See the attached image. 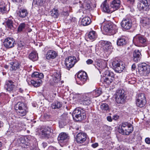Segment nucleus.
<instances>
[{"mask_svg":"<svg viewBox=\"0 0 150 150\" xmlns=\"http://www.w3.org/2000/svg\"><path fill=\"white\" fill-rule=\"evenodd\" d=\"M14 108L16 111V116L17 118H21L25 116L28 112L26 105L22 102H18L15 105Z\"/></svg>","mask_w":150,"mask_h":150,"instance_id":"1","label":"nucleus"},{"mask_svg":"<svg viewBox=\"0 0 150 150\" xmlns=\"http://www.w3.org/2000/svg\"><path fill=\"white\" fill-rule=\"evenodd\" d=\"M118 130L120 133L128 135L133 131V127L130 122H123L119 125Z\"/></svg>","mask_w":150,"mask_h":150,"instance_id":"2","label":"nucleus"},{"mask_svg":"<svg viewBox=\"0 0 150 150\" xmlns=\"http://www.w3.org/2000/svg\"><path fill=\"white\" fill-rule=\"evenodd\" d=\"M72 115L74 119L76 121H81L86 117L85 111L79 108L75 109Z\"/></svg>","mask_w":150,"mask_h":150,"instance_id":"3","label":"nucleus"},{"mask_svg":"<svg viewBox=\"0 0 150 150\" xmlns=\"http://www.w3.org/2000/svg\"><path fill=\"white\" fill-rule=\"evenodd\" d=\"M117 26L114 24L109 23L106 24L104 26L103 30L108 34L114 35L117 31Z\"/></svg>","mask_w":150,"mask_h":150,"instance_id":"4","label":"nucleus"},{"mask_svg":"<svg viewBox=\"0 0 150 150\" xmlns=\"http://www.w3.org/2000/svg\"><path fill=\"white\" fill-rule=\"evenodd\" d=\"M138 67L139 72L142 75L148 76L150 73V66L145 63L139 64Z\"/></svg>","mask_w":150,"mask_h":150,"instance_id":"5","label":"nucleus"},{"mask_svg":"<svg viewBox=\"0 0 150 150\" xmlns=\"http://www.w3.org/2000/svg\"><path fill=\"white\" fill-rule=\"evenodd\" d=\"M116 95L115 101L117 103L122 104L124 102L126 99V97L124 90L121 89L117 90Z\"/></svg>","mask_w":150,"mask_h":150,"instance_id":"6","label":"nucleus"},{"mask_svg":"<svg viewBox=\"0 0 150 150\" xmlns=\"http://www.w3.org/2000/svg\"><path fill=\"white\" fill-rule=\"evenodd\" d=\"M121 25L124 29H129L132 25V21L131 17L127 16L124 18L121 23Z\"/></svg>","mask_w":150,"mask_h":150,"instance_id":"7","label":"nucleus"},{"mask_svg":"<svg viewBox=\"0 0 150 150\" xmlns=\"http://www.w3.org/2000/svg\"><path fill=\"white\" fill-rule=\"evenodd\" d=\"M112 65L113 69L118 73H121L125 68L122 62L117 60L113 61L112 62Z\"/></svg>","mask_w":150,"mask_h":150,"instance_id":"8","label":"nucleus"},{"mask_svg":"<svg viewBox=\"0 0 150 150\" xmlns=\"http://www.w3.org/2000/svg\"><path fill=\"white\" fill-rule=\"evenodd\" d=\"M134 39L140 45L144 46L147 45V39L145 37L142 35H137L134 38Z\"/></svg>","mask_w":150,"mask_h":150,"instance_id":"9","label":"nucleus"},{"mask_svg":"<svg viewBox=\"0 0 150 150\" xmlns=\"http://www.w3.org/2000/svg\"><path fill=\"white\" fill-rule=\"evenodd\" d=\"M30 139V137H21L19 138L18 139V142L20 146L23 148H27L30 144V141L29 140Z\"/></svg>","mask_w":150,"mask_h":150,"instance_id":"10","label":"nucleus"},{"mask_svg":"<svg viewBox=\"0 0 150 150\" xmlns=\"http://www.w3.org/2000/svg\"><path fill=\"white\" fill-rule=\"evenodd\" d=\"M76 63V57L73 56L67 58L65 61L66 68L69 70L74 66Z\"/></svg>","mask_w":150,"mask_h":150,"instance_id":"11","label":"nucleus"},{"mask_svg":"<svg viewBox=\"0 0 150 150\" xmlns=\"http://www.w3.org/2000/svg\"><path fill=\"white\" fill-rule=\"evenodd\" d=\"M146 103L144 94L143 93L139 94L136 100V104L137 106L140 108L144 107Z\"/></svg>","mask_w":150,"mask_h":150,"instance_id":"12","label":"nucleus"},{"mask_svg":"<svg viewBox=\"0 0 150 150\" xmlns=\"http://www.w3.org/2000/svg\"><path fill=\"white\" fill-rule=\"evenodd\" d=\"M77 77L78 80L82 82V83H78V84L81 85L83 84L88 79L87 73L84 71L79 72L77 75Z\"/></svg>","mask_w":150,"mask_h":150,"instance_id":"13","label":"nucleus"},{"mask_svg":"<svg viewBox=\"0 0 150 150\" xmlns=\"http://www.w3.org/2000/svg\"><path fill=\"white\" fill-rule=\"evenodd\" d=\"M15 42V40L13 38H5L4 40L3 45L6 48H11L14 46Z\"/></svg>","mask_w":150,"mask_h":150,"instance_id":"14","label":"nucleus"},{"mask_svg":"<svg viewBox=\"0 0 150 150\" xmlns=\"http://www.w3.org/2000/svg\"><path fill=\"white\" fill-rule=\"evenodd\" d=\"M60 120L59 121V126L62 128L63 126L66 125L69 122V117L66 113L63 114L61 116Z\"/></svg>","mask_w":150,"mask_h":150,"instance_id":"15","label":"nucleus"},{"mask_svg":"<svg viewBox=\"0 0 150 150\" xmlns=\"http://www.w3.org/2000/svg\"><path fill=\"white\" fill-rule=\"evenodd\" d=\"M86 136L87 135L85 133H79L76 137V141L78 143H82L86 141Z\"/></svg>","mask_w":150,"mask_h":150,"instance_id":"16","label":"nucleus"},{"mask_svg":"<svg viewBox=\"0 0 150 150\" xmlns=\"http://www.w3.org/2000/svg\"><path fill=\"white\" fill-rule=\"evenodd\" d=\"M81 104L84 105H88L91 103V98L88 94H86L82 96L81 99Z\"/></svg>","mask_w":150,"mask_h":150,"instance_id":"17","label":"nucleus"},{"mask_svg":"<svg viewBox=\"0 0 150 150\" xmlns=\"http://www.w3.org/2000/svg\"><path fill=\"white\" fill-rule=\"evenodd\" d=\"M142 54L141 51L138 50H135L133 52V60L136 63L139 62L141 59Z\"/></svg>","mask_w":150,"mask_h":150,"instance_id":"18","label":"nucleus"},{"mask_svg":"<svg viewBox=\"0 0 150 150\" xmlns=\"http://www.w3.org/2000/svg\"><path fill=\"white\" fill-rule=\"evenodd\" d=\"M69 139L68 135L64 132L60 133L58 137V140L59 142L62 143L66 142Z\"/></svg>","mask_w":150,"mask_h":150,"instance_id":"19","label":"nucleus"},{"mask_svg":"<svg viewBox=\"0 0 150 150\" xmlns=\"http://www.w3.org/2000/svg\"><path fill=\"white\" fill-rule=\"evenodd\" d=\"M120 0H112L110 3L111 8L113 9L112 12L117 10L120 7Z\"/></svg>","mask_w":150,"mask_h":150,"instance_id":"20","label":"nucleus"},{"mask_svg":"<svg viewBox=\"0 0 150 150\" xmlns=\"http://www.w3.org/2000/svg\"><path fill=\"white\" fill-rule=\"evenodd\" d=\"M57 55L56 52L52 50H50L47 51L46 54V58L47 59H54L55 58Z\"/></svg>","mask_w":150,"mask_h":150,"instance_id":"21","label":"nucleus"},{"mask_svg":"<svg viewBox=\"0 0 150 150\" xmlns=\"http://www.w3.org/2000/svg\"><path fill=\"white\" fill-rule=\"evenodd\" d=\"M100 44L106 51H108L111 48V43L110 42L102 40L100 42Z\"/></svg>","mask_w":150,"mask_h":150,"instance_id":"22","label":"nucleus"},{"mask_svg":"<svg viewBox=\"0 0 150 150\" xmlns=\"http://www.w3.org/2000/svg\"><path fill=\"white\" fill-rule=\"evenodd\" d=\"M13 82L11 80H8L6 81L5 85V88L6 90L9 91H12L15 87L13 84Z\"/></svg>","mask_w":150,"mask_h":150,"instance_id":"23","label":"nucleus"},{"mask_svg":"<svg viewBox=\"0 0 150 150\" xmlns=\"http://www.w3.org/2000/svg\"><path fill=\"white\" fill-rule=\"evenodd\" d=\"M102 8L103 11L107 13H110L112 12V11L111 10L109 6V4L108 3L107 0H105L102 4Z\"/></svg>","mask_w":150,"mask_h":150,"instance_id":"24","label":"nucleus"},{"mask_svg":"<svg viewBox=\"0 0 150 150\" xmlns=\"http://www.w3.org/2000/svg\"><path fill=\"white\" fill-rule=\"evenodd\" d=\"M28 13L27 10L25 9H20L19 10L17 11V14L20 17L24 18L27 16Z\"/></svg>","mask_w":150,"mask_h":150,"instance_id":"25","label":"nucleus"},{"mask_svg":"<svg viewBox=\"0 0 150 150\" xmlns=\"http://www.w3.org/2000/svg\"><path fill=\"white\" fill-rule=\"evenodd\" d=\"M10 70L11 71L19 70L21 66L17 62L10 63Z\"/></svg>","mask_w":150,"mask_h":150,"instance_id":"26","label":"nucleus"},{"mask_svg":"<svg viewBox=\"0 0 150 150\" xmlns=\"http://www.w3.org/2000/svg\"><path fill=\"white\" fill-rule=\"evenodd\" d=\"M100 108V110L103 112L106 113L109 111V106L106 103H101Z\"/></svg>","mask_w":150,"mask_h":150,"instance_id":"27","label":"nucleus"},{"mask_svg":"<svg viewBox=\"0 0 150 150\" xmlns=\"http://www.w3.org/2000/svg\"><path fill=\"white\" fill-rule=\"evenodd\" d=\"M91 22L90 18L88 17L83 18L81 21V24L83 26H86L89 25Z\"/></svg>","mask_w":150,"mask_h":150,"instance_id":"28","label":"nucleus"},{"mask_svg":"<svg viewBox=\"0 0 150 150\" xmlns=\"http://www.w3.org/2000/svg\"><path fill=\"white\" fill-rule=\"evenodd\" d=\"M29 57L33 61H36L38 58V54L36 51H33L29 54Z\"/></svg>","mask_w":150,"mask_h":150,"instance_id":"29","label":"nucleus"},{"mask_svg":"<svg viewBox=\"0 0 150 150\" xmlns=\"http://www.w3.org/2000/svg\"><path fill=\"white\" fill-rule=\"evenodd\" d=\"M115 78L109 77H104L103 78V83L107 85H110L113 80H114Z\"/></svg>","mask_w":150,"mask_h":150,"instance_id":"30","label":"nucleus"},{"mask_svg":"<svg viewBox=\"0 0 150 150\" xmlns=\"http://www.w3.org/2000/svg\"><path fill=\"white\" fill-rule=\"evenodd\" d=\"M31 76L34 78L33 79H41L43 78L44 75L42 73H39L38 72H36L32 74Z\"/></svg>","mask_w":150,"mask_h":150,"instance_id":"31","label":"nucleus"},{"mask_svg":"<svg viewBox=\"0 0 150 150\" xmlns=\"http://www.w3.org/2000/svg\"><path fill=\"white\" fill-rule=\"evenodd\" d=\"M140 23L143 26H147L150 24L149 19L147 18H143L140 20Z\"/></svg>","mask_w":150,"mask_h":150,"instance_id":"32","label":"nucleus"},{"mask_svg":"<svg viewBox=\"0 0 150 150\" xmlns=\"http://www.w3.org/2000/svg\"><path fill=\"white\" fill-rule=\"evenodd\" d=\"M42 81L40 79H33L31 81V83L35 87H38L40 86L41 84Z\"/></svg>","mask_w":150,"mask_h":150,"instance_id":"33","label":"nucleus"},{"mask_svg":"<svg viewBox=\"0 0 150 150\" xmlns=\"http://www.w3.org/2000/svg\"><path fill=\"white\" fill-rule=\"evenodd\" d=\"M62 103L60 102L57 101L52 104L51 107L53 109H59L62 107Z\"/></svg>","mask_w":150,"mask_h":150,"instance_id":"34","label":"nucleus"},{"mask_svg":"<svg viewBox=\"0 0 150 150\" xmlns=\"http://www.w3.org/2000/svg\"><path fill=\"white\" fill-rule=\"evenodd\" d=\"M127 43L126 40L123 38H118L117 41V45L119 46H123L125 45Z\"/></svg>","mask_w":150,"mask_h":150,"instance_id":"35","label":"nucleus"},{"mask_svg":"<svg viewBox=\"0 0 150 150\" xmlns=\"http://www.w3.org/2000/svg\"><path fill=\"white\" fill-rule=\"evenodd\" d=\"M50 132L46 129H44L42 130L41 134L42 136L45 138H48L50 137Z\"/></svg>","mask_w":150,"mask_h":150,"instance_id":"36","label":"nucleus"},{"mask_svg":"<svg viewBox=\"0 0 150 150\" xmlns=\"http://www.w3.org/2000/svg\"><path fill=\"white\" fill-rule=\"evenodd\" d=\"M104 77H109L115 78V74L113 73L109 70H107L103 73Z\"/></svg>","mask_w":150,"mask_h":150,"instance_id":"37","label":"nucleus"},{"mask_svg":"<svg viewBox=\"0 0 150 150\" xmlns=\"http://www.w3.org/2000/svg\"><path fill=\"white\" fill-rule=\"evenodd\" d=\"M102 93L101 88H97L92 92V94L95 97L99 96Z\"/></svg>","mask_w":150,"mask_h":150,"instance_id":"38","label":"nucleus"},{"mask_svg":"<svg viewBox=\"0 0 150 150\" xmlns=\"http://www.w3.org/2000/svg\"><path fill=\"white\" fill-rule=\"evenodd\" d=\"M45 1L46 0H33V4L41 6L45 4Z\"/></svg>","mask_w":150,"mask_h":150,"instance_id":"39","label":"nucleus"},{"mask_svg":"<svg viewBox=\"0 0 150 150\" xmlns=\"http://www.w3.org/2000/svg\"><path fill=\"white\" fill-rule=\"evenodd\" d=\"M6 26L8 28L11 29L13 28L14 22L13 20L8 19L6 21Z\"/></svg>","mask_w":150,"mask_h":150,"instance_id":"40","label":"nucleus"},{"mask_svg":"<svg viewBox=\"0 0 150 150\" xmlns=\"http://www.w3.org/2000/svg\"><path fill=\"white\" fill-rule=\"evenodd\" d=\"M88 37L90 39L93 40L96 38L97 35L95 31H92L89 32L88 33Z\"/></svg>","mask_w":150,"mask_h":150,"instance_id":"41","label":"nucleus"},{"mask_svg":"<svg viewBox=\"0 0 150 150\" xmlns=\"http://www.w3.org/2000/svg\"><path fill=\"white\" fill-rule=\"evenodd\" d=\"M144 0L140 1L138 4L137 7L140 10H144L145 8Z\"/></svg>","mask_w":150,"mask_h":150,"instance_id":"42","label":"nucleus"},{"mask_svg":"<svg viewBox=\"0 0 150 150\" xmlns=\"http://www.w3.org/2000/svg\"><path fill=\"white\" fill-rule=\"evenodd\" d=\"M26 27V25L24 23H21L19 25L18 29V31L20 32L23 31Z\"/></svg>","mask_w":150,"mask_h":150,"instance_id":"43","label":"nucleus"},{"mask_svg":"<svg viewBox=\"0 0 150 150\" xmlns=\"http://www.w3.org/2000/svg\"><path fill=\"white\" fill-rule=\"evenodd\" d=\"M145 8L144 10L148 11L150 9V3L148 2L147 0H144Z\"/></svg>","mask_w":150,"mask_h":150,"instance_id":"44","label":"nucleus"},{"mask_svg":"<svg viewBox=\"0 0 150 150\" xmlns=\"http://www.w3.org/2000/svg\"><path fill=\"white\" fill-rule=\"evenodd\" d=\"M7 11L6 6L5 4H0V12L3 13Z\"/></svg>","mask_w":150,"mask_h":150,"instance_id":"45","label":"nucleus"},{"mask_svg":"<svg viewBox=\"0 0 150 150\" xmlns=\"http://www.w3.org/2000/svg\"><path fill=\"white\" fill-rule=\"evenodd\" d=\"M25 44L22 41H20L18 43V48L19 50H21L25 48Z\"/></svg>","mask_w":150,"mask_h":150,"instance_id":"46","label":"nucleus"},{"mask_svg":"<svg viewBox=\"0 0 150 150\" xmlns=\"http://www.w3.org/2000/svg\"><path fill=\"white\" fill-rule=\"evenodd\" d=\"M51 15L54 18H57L58 13L57 9H54L51 11Z\"/></svg>","mask_w":150,"mask_h":150,"instance_id":"47","label":"nucleus"},{"mask_svg":"<svg viewBox=\"0 0 150 150\" xmlns=\"http://www.w3.org/2000/svg\"><path fill=\"white\" fill-rule=\"evenodd\" d=\"M91 5L89 1L86 2L85 4L83 5V7L85 9L87 10L90 9Z\"/></svg>","mask_w":150,"mask_h":150,"instance_id":"48","label":"nucleus"},{"mask_svg":"<svg viewBox=\"0 0 150 150\" xmlns=\"http://www.w3.org/2000/svg\"><path fill=\"white\" fill-rule=\"evenodd\" d=\"M6 97L5 94L4 93H2L0 94V102H4V100Z\"/></svg>","mask_w":150,"mask_h":150,"instance_id":"49","label":"nucleus"},{"mask_svg":"<svg viewBox=\"0 0 150 150\" xmlns=\"http://www.w3.org/2000/svg\"><path fill=\"white\" fill-rule=\"evenodd\" d=\"M54 76L55 77V78H57V81H56V82L57 81H59L61 79V75L59 74V73H56L54 75Z\"/></svg>","mask_w":150,"mask_h":150,"instance_id":"50","label":"nucleus"},{"mask_svg":"<svg viewBox=\"0 0 150 150\" xmlns=\"http://www.w3.org/2000/svg\"><path fill=\"white\" fill-rule=\"evenodd\" d=\"M36 147V144H33L32 146H31L30 147V150H32L34 149L37 148Z\"/></svg>","mask_w":150,"mask_h":150,"instance_id":"51","label":"nucleus"},{"mask_svg":"<svg viewBox=\"0 0 150 150\" xmlns=\"http://www.w3.org/2000/svg\"><path fill=\"white\" fill-rule=\"evenodd\" d=\"M87 64H92L93 62V61L91 59H88L86 61Z\"/></svg>","mask_w":150,"mask_h":150,"instance_id":"52","label":"nucleus"},{"mask_svg":"<svg viewBox=\"0 0 150 150\" xmlns=\"http://www.w3.org/2000/svg\"><path fill=\"white\" fill-rule=\"evenodd\" d=\"M98 144L97 143H95L91 145V146L93 148H96L98 147Z\"/></svg>","mask_w":150,"mask_h":150,"instance_id":"53","label":"nucleus"},{"mask_svg":"<svg viewBox=\"0 0 150 150\" xmlns=\"http://www.w3.org/2000/svg\"><path fill=\"white\" fill-rule=\"evenodd\" d=\"M145 142L147 144H150V138L149 137L146 138L145 139Z\"/></svg>","mask_w":150,"mask_h":150,"instance_id":"54","label":"nucleus"},{"mask_svg":"<svg viewBox=\"0 0 150 150\" xmlns=\"http://www.w3.org/2000/svg\"><path fill=\"white\" fill-rule=\"evenodd\" d=\"M119 116L117 115H114L112 117V119L114 120H116L118 119Z\"/></svg>","mask_w":150,"mask_h":150,"instance_id":"55","label":"nucleus"},{"mask_svg":"<svg viewBox=\"0 0 150 150\" xmlns=\"http://www.w3.org/2000/svg\"><path fill=\"white\" fill-rule=\"evenodd\" d=\"M107 120L110 122H111L112 121V117L110 116H108L107 117Z\"/></svg>","mask_w":150,"mask_h":150,"instance_id":"56","label":"nucleus"},{"mask_svg":"<svg viewBox=\"0 0 150 150\" xmlns=\"http://www.w3.org/2000/svg\"><path fill=\"white\" fill-rule=\"evenodd\" d=\"M134 0H127L128 2L131 4H133L134 2Z\"/></svg>","mask_w":150,"mask_h":150,"instance_id":"57","label":"nucleus"},{"mask_svg":"<svg viewBox=\"0 0 150 150\" xmlns=\"http://www.w3.org/2000/svg\"><path fill=\"white\" fill-rule=\"evenodd\" d=\"M136 66L135 64H133L132 66V69L133 70H134L136 68Z\"/></svg>","mask_w":150,"mask_h":150,"instance_id":"58","label":"nucleus"},{"mask_svg":"<svg viewBox=\"0 0 150 150\" xmlns=\"http://www.w3.org/2000/svg\"><path fill=\"white\" fill-rule=\"evenodd\" d=\"M53 81L55 83H58L59 81H57V82L56 81H57V78H55V77L54 76L53 79Z\"/></svg>","mask_w":150,"mask_h":150,"instance_id":"59","label":"nucleus"},{"mask_svg":"<svg viewBox=\"0 0 150 150\" xmlns=\"http://www.w3.org/2000/svg\"><path fill=\"white\" fill-rule=\"evenodd\" d=\"M102 63L101 62L100 63L98 64V65L99 66V67L100 68H101V69H103L104 68V67H103V66L102 65Z\"/></svg>","mask_w":150,"mask_h":150,"instance_id":"60","label":"nucleus"},{"mask_svg":"<svg viewBox=\"0 0 150 150\" xmlns=\"http://www.w3.org/2000/svg\"><path fill=\"white\" fill-rule=\"evenodd\" d=\"M13 2H20L22 1V0H12Z\"/></svg>","mask_w":150,"mask_h":150,"instance_id":"61","label":"nucleus"},{"mask_svg":"<svg viewBox=\"0 0 150 150\" xmlns=\"http://www.w3.org/2000/svg\"><path fill=\"white\" fill-rule=\"evenodd\" d=\"M23 89H22L21 88H19V92L22 93L23 92Z\"/></svg>","mask_w":150,"mask_h":150,"instance_id":"62","label":"nucleus"},{"mask_svg":"<svg viewBox=\"0 0 150 150\" xmlns=\"http://www.w3.org/2000/svg\"><path fill=\"white\" fill-rule=\"evenodd\" d=\"M43 146L44 147H45L47 145V144L46 143H43Z\"/></svg>","mask_w":150,"mask_h":150,"instance_id":"63","label":"nucleus"},{"mask_svg":"<svg viewBox=\"0 0 150 150\" xmlns=\"http://www.w3.org/2000/svg\"><path fill=\"white\" fill-rule=\"evenodd\" d=\"M32 30L31 29H29L28 30V32H30L31 31H32Z\"/></svg>","mask_w":150,"mask_h":150,"instance_id":"64","label":"nucleus"}]
</instances>
